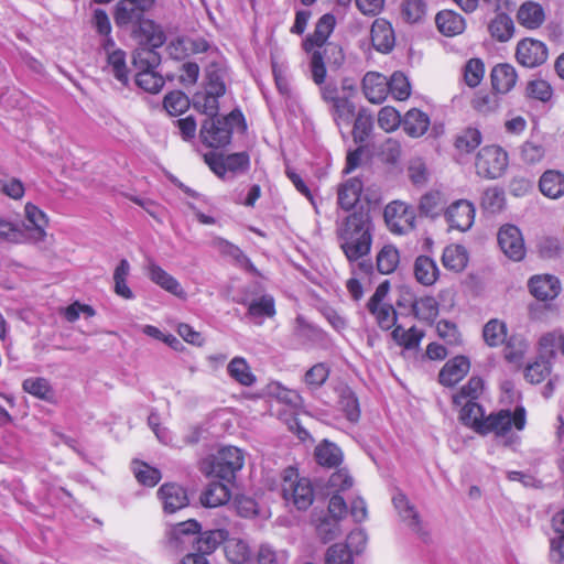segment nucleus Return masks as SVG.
I'll return each instance as SVG.
<instances>
[{
  "instance_id": "nucleus-14",
  "label": "nucleus",
  "mask_w": 564,
  "mask_h": 564,
  "mask_svg": "<svg viewBox=\"0 0 564 564\" xmlns=\"http://www.w3.org/2000/svg\"><path fill=\"white\" fill-rule=\"evenodd\" d=\"M498 243L502 252L513 261H520L525 256L521 231L514 225H503L499 229Z\"/></svg>"
},
{
  "instance_id": "nucleus-10",
  "label": "nucleus",
  "mask_w": 564,
  "mask_h": 564,
  "mask_svg": "<svg viewBox=\"0 0 564 564\" xmlns=\"http://www.w3.org/2000/svg\"><path fill=\"white\" fill-rule=\"evenodd\" d=\"M525 410L522 406L510 410H500L486 416V425L482 434L495 433L497 436H506L514 426L521 431L525 426Z\"/></svg>"
},
{
  "instance_id": "nucleus-15",
  "label": "nucleus",
  "mask_w": 564,
  "mask_h": 564,
  "mask_svg": "<svg viewBox=\"0 0 564 564\" xmlns=\"http://www.w3.org/2000/svg\"><path fill=\"white\" fill-rule=\"evenodd\" d=\"M516 57L522 66L533 68L547 59V48L541 41L524 39L517 45Z\"/></svg>"
},
{
  "instance_id": "nucleus-2",
  "label": "nucleus",
  "mask_w": 564,
  "mask_h": 564,
  "mask_svg": "<svg viewBox=\"0 0 564 564\" xmlns=\"http://www.w3.org/2000/svg\"><path fill=\"white\" fill-rule=\"evenodd\" d=\"M354 486V478L346 467L334 468L327 480L319 484V495L328 496L327 514L319 518V540H335L343 533L341 521L346 518L348 507L341 494Z\"/></svg>"
},
{
  "instance_id": "nucleus-11",
  "label": "nucleus",
  "mask_w": 564,
  "mask_h": 564,
  "mask_svg": "<svg viewBox=\"0 0 564 564\" xmlns=\"http://www.w3.org/2000/svg\"><path fill=\"white\" fill-rule=\"evenodd\" d=\"M383 216L389 229L394 234L403 235L415 227V212L403 202L394 200L388 204Z\"/></svg>"
},
{
  "instance_id": "nucleus-29",
  "label": "nucleus",
  "mask_w": 564,
  "mask_h": 564,
  "mask_svg": "<svg viewBox=\"0 0 564 564\" xmlns=\"http://www.w3.org/2000/svg\"><path fill=\"white\" fill-rule=\"evenodd\" d=\"M430 127L429 116L416 109H410L402 119V128L404 132L412 138L423 135Z\"/></svg>"
},
{
  "instance_id": "nucleus-46",
  "label": "nucleus",
  "mask_w": 564,
  "mask_h": 564,
  "mask_svg": "<svg viewBox=\"0 0 564 564\" xmlns=\"http://www.w3.org/2000/svg\"><path fill=\"white\" fill-rule=\"evenodd\" d=\"M225 553L234 564H243L251 557V550L248 543L240 539L227 540Z\"/></svg>"
},
{
  "instance_id": "nucleus-16",
  "label": "nucleus",
  "mask_w": 564,
  "mask_h": 564,
  "mask_svg": "<svg viewBox=\"0 0 564 564\" xmlns=\"http://www.w3.org/2000/svg\"><path fill=\"white\" fill-rule=\"evenodd\" d=\"M475 212V206L471 202L458 199L447 207L445 218L451 228L466 231L474 224Z\"/></svg>"
},
{
  "instance_id": "nucleus-34",
  "label": "nucleus",
  "mask_w": 564,
  "mask_h": 564,
  "mask_svg": "<svg viewBox=\"0 0 564 564\" xmlns=\"http://www.w3.org/2000/svg\"><path fill=\"white\" fill-rule=\"evenodd\" d=\"M438 268L435 261L427 256H419L414 261V276L423 285H433L438 278Z\"/></svg>"
},
{
  "instance_id": "nucleus-25",
  "label": "nucleus",
  "mask_w": 564,
  "mask_h": 564,
  "mask_svg": "<svg viewBox=\"0 0 564 564\" xmlns=\"http://www.w3.org/2000/svg\"><path fill=\"white\" fill-rule=\"evenodd\" d=\"M132 55L133 66L138 69V72H147L155 69L161 63V55L158 53L156 48L160 46H153L152 44H147L144 41Z\"/></svg>"
},
{
  "instance_id": "nucleus-41",
  "label": "nucleus",
  "mask_w": 564,
  "mask_h": 564,
  "mask_svg": "<svg viewBox=\"0 0 564 564\" xmlns=\"http://www.w3.org/2000/svg\"><path fill=\"white\" fill-rule=\"evenodd\" d=\"M482 337L489 347H498L507 339V325L497 318L488 321L482 328Z\"/></svg>"
},
{
  "instance_id": "nucleus-3",
  "label": "nucleus",
  "mask_w": 564,
  "mask_h": 564,
  "mask_svg": "<svg viewBox=\"0 0 564 564\" xmlns=\"http://www.w3.org/2000/svg\"><path fill=\"white\" fill-rule=\"evenodd\" d=\"M375 226L369 210L360 208L337 221L336 235L339 247L349 262L368 256Z\"/></svg>"
},
{
  "instance_id": "nucleus-5",
  "label": "nucleus",
  "mask_w": 564,
  "mask_h": 564,
  "mask_svg": "<svg viewBox=\"0 0 564 564\" xmlns=\"http://www.w3.org/2000/svg\"><path fill=\"white\" fill-rule=\"evenodd\" d=\"M282 497L299 510H306L314 501V488L307 478H299L297 469L288 467L282 474Z\"/></svg>"
},
{
  "instance_id": "nucleus-12",
  "label": "nucleus",
  "mask_w": 564,
  "mask_h": 564,
  "mask_svg": "<svg viewBox=\"0 0 564 564\" xmlns=\"http://www.w3.org/2000/svg\"><path fill=\"white\" fill-rule=\"evenodd\" d=\"M200 523L194 519L171 525L165 533L166 543L174 551H184L188 545L194 547Z\"/></svg>"
},
{
  "instance_id": "nucleus-64",
  "label": "nucleus",
  "mask_w": 564,
  "mask_h": 564,
  "mask_svg": "<svg viewBox=\"0 0 564 564\" xmlns=\"http://www.w3.org/2000/svg\"><path fill=\"white\" fill-rule=\"evenodd\" d=\"M378 124L384 131L392 132L402 124V119L398 110L387 106L378 113Z\"/></svg>"
},
{
  "instance_id": "nucleus-37",
  "label": "nucleus",
  "mask_w": 564,
  "mask_h": 564,
  "mask_svg": "<svg viewBox=\"0 0 564 564\" xmlns=\"http://www.w3.org/2000/svg\"><path fill=\"white\" fill-rule=\"evenodd\" d=\"M362 191V183L359 178L348 180L338 192V204L341 208L349 210L359 202Z\"/></svg>"
},
{
  "instance_id": "nucleus-52",
  "label": "nucleus",
  "mask_w": 564,
  "mask_h": 564,
  "mask_svg": "<svg viewBox=\"0 0 564 564\" xmlns=\"http://www.w3.org/2000/svg\"><path fill=\"white\" fill-rule=\"evenodd\" d=\"M324 564H354L352 552L345 543H334L325 552Z\"/></svg>"
},
{
  "instance_id": "nucleus-44",
  "label": "nucleus",
  "mask_w": 564,
  "mask_h": 564,
  "mask_svg": "<svg viewBox=\"0 0 564 564\" xmlns=\"http://www.w3.org/2000/svg\"><path fill=\"white\" fill-rule=\"evenodd\" d=\"M107 66L118 82L122 85L128 84L129 70L126 63V52L123 50L117 48V51L108 54Z\"/></svg>"
},
{
  "instance_id": "nucleus-43",
  "label": "nucleus",
  "mask_w": 564,
  "mask_h": 564,
  "mask_svg": "<svg viewBox=\"0 0 564 564\" xmlns=\"http://www.w3.org/2000/svg\"><path fill=\"white\" fill-rule=\"evenodd\" d=\"M227 371L232 379L242 386L250 387L256 381V377L242 357H235L228 364Z\"/></svg>"
},
{
  "instance_id": "nucleus-23",
  "label": "nucleus",
  "mask_w": 564,
  "mask_h": 564,
  "mask_svg": "<svg viewBox=\"0 0 564 564\" xmlns=\"http://www.w3.org/2000/svg\"><path fill=\"white\" fill-rule=\"evenodd\" d=\"M362 90L370 102L381 104L388 96V80L379 73L369 72L362 79Z\"/></svg>"
},
{
  "instance_id": "nucleus-17",
  "label": "nucleus",
  "mask_w": 564,
  "mask_h": 564,
  "mask_svg": "<svg viewBox=\"0 0 564 564\" xmlns=\"http://www.w3.org/2000/svg\"><path fill=\"white\" fill-rule=\"evenodd\" d=\"M392 502L401 520L410 528L412 532L425 540L429 533L424 529L419 512L416 511L415 507L410 503L406 496L402 492H398L393 496Z\"/></svg>"
},
{
  "instance_id": "nucleus-13",
  "label": "nucleus",
  "mask_w": 564,
  "mask_h": 564,
  "mask_svg": "<svg viewBox=\"0 0 564 564\" xmlns=\"http://www.w3.org/2000/svg\"><path fill=\"white\" fill-rule=\"evenodd\" d=\"M26 224L20 225L26 238V242L37 243L46 237L45 228L48 224L46 214L32 203L24 207Z\"/></svg>"
},
{
  "instance_id": "nucleus-39",
  "label": "nucleus",
  "mask_w": 564,
  "mask_h": 564,
  "mask_svg": "<svg viewBox=\"0 0 564 564\" xmlns=\"http://www.w3.org/2000/svg\"><path fill=\"white\" fill-rule=\"evenodd\" d=\"M468 261L466 249L459 245L446 247L442 254V263L446 269L459 272L464 270Z\"/></svg>"
},
{
  "instance_id": "nucleus-1",
  "label": "nucleus",
  "mask_w": 564,
  "mask_h": 564,
  "mask_svg": "<svg viewBox=\"0 0 564 564\" xmlns=\"http://www.w3.org/2000/svg\"><path fill=\"white\" fill-rule=\"evenodd\" d=\"M155 0H119L113 8V21L132 39L153 46H163L166 35L160 24L147 17Z\"/></svg>"
},
{
  "instance_id": "nucleus-53",
  "label": "nucleus",
  "mask_w": 564,
  "mask_h": 564,
  "mask_svg": "<svg viewBox=\"0 0 564 564\" xmlns=\"http://www.w3.org/2000/svg\"><path fill=\"white\" fill-rule=\"evenodd\" d=\"M482 137L478 129L467 128L463 130L455 140V147L458 151L470 153L481 143Z\"/></svg>"
},
{
  "instance_id": "nucleus-54",
  "label": "nucleus",
  "mask_w": 564,
  "mask_h": 564,
  "mask_svg": "<svg viewBox=\"0 0 564 564\" xmlns=\"http://www.w3.org/2000/svg\"><path fill=\"white\" fill-rule=\"evenodd\" d=\"M164 109L171 116H180L189 107L188 97L181 90L169 93L163 100Z\"/></svg>"
},
{
  "instance_id": "nucleus-36",
  "label": "nucleus",
  "mask_w": 564,
  "mask_h": 564,
  "mask_svg": "<svg viewBox=\"0 0 564 564\" xmlns=\"http://www.w3.org/2000/svg\"><path fill=\"white\" fill-rule=\"evenodd\" d=\"M230 499V490L223 482H210L200 495V503L207 508L225 505Z\"/></svg>"
},
{
  "instance_id": "nucleus-57",
  "label": "nucleus",
  "mask_w": 564,
  "mask_h": 564,
  "mask_svg": "<svg viewBox=\"0 0 564 564\" xmlns=\"http://www.w3.org/2000/svg\"><path fill=\"white\" fill-rule=\"evenodd\" d=\"M135 84L148 93L156 94L164 86V79L154 69L138 72L135 75Z\"/></svg>"
},
{
  "instance_id": "nucleus-9",
  "label": "nucleus",
  "mask_w": 564,
  "mask_h": 564,
  "mask_svg": "<svg viewBox=\"0 0 564 564\" xmlns=\"http://www.w3.org/2000/svg\"><path fill=\"white\" fill-rule=\"evenodd\" d=\"M330 406L341 411L350 422H357L360 417V410L357 398L352 391L344 383H337L332 389L325 387L319 399Z\"/></svg>"
},
{
  "instance_id": "nucleus-22",
  "label": "nucleus",
  "mask_w": 564,
  "mask_h": 564,
  "mask_svg": "<svg viewBox=\"0 0 564 564\" xmlns=\"http://www.w3.org/2000/svg\"><path fill=\"white\" fill-rule=\"evenodd\" d=\"M147 273L153 283L158 284L166 292L178 297H183L185 295V292L178 281L154 261L150 260L148 262Z\"/></svg>"
},
{
  "instance_id": "nucleus-4",
  "label": "nucleus",
  "mask_w": 564,
  "mask_h": 564,
  "mask_svg": "<svg viewBox=\"0 0 564 564\" xmlns=\"http://www.w3.org/2000/svg\"><path fill=\"white\" fill-rule=\"evenodd\" d=\"M235 128L246 130V121L239 109H234L227 116L206 118L202 123L200 139L209 148H224L231 142Z\"/></svg>"
},
{
  "instance_id": "nucleus-47",
  "label": "nucleus",
  "mask_w": 564,
  "mask_h": 564,
  "mask_svg": "<svg viewBox=\"0 0 564 564\" xmlns=\"http://www.w3.org/2000/svg\"><path fill=\"white\" fill-rule=\"evenodd\" d=\"M506 204L503 189L492 186L485 189L481 197V207L486 213L497 214L500 213Z\"/></svg>"
},
{
  "instance_id": "nucleus-55",
  "label": "nucleus",
  "mask_w": 564,
  "mask_h": 564,
  "mask_svg": "<svg viewBox=\"0 0 564 564\" xmlns=\"http://www.w3.org/2000/svg\"><path fill=\"white\" fill-rule=\"evenodd\" d=\"M133 474L143 486L154 487L161 480V471L145 463L133 462Z\"/></svg>"
},
{
  "instance_id": "nucleus-51",
  "label": "nucleus",
  "mask_w": 564,
  "mask_h": 564,
  "mask_svg": "<svg viewBox=\"0 0 564 564\" xmlns=\"http://www.w3.org/2000/svg\"><path fill=\"white\" fill-rule=\"evenodd\" d=\"M220 96H214V94H209V91L196 93L193 97L194 107L208 116V118H216L218 116L219 110V99Z\"/></svg>"
},
{
  "instance_id": "nucleus-27",
  "label": "nucleus",
  "mask_w": 564,
  "mask_h": 564,
  "mask_svg": "<svg viewBox=\"0 0 564 564\" xmlns=\"http://www.w3.org/2000/svg\"><path fill=\"white\" fill-rule=\"evenodd\" d=\"M436 25L440 32L446 36H455L464 32L465 19L453 10H443L436 14Z\"/></svg>"
},
{
  "instance_id": "nucleus-33",
  "label": "nucleus",
  "mask_w": 564,
  "mask_h": 564,
  "mask_svg": "<svg viewBox=\"0 0 564 564\" xmlns=\"http://www.w3.org/2000/svg\"><path fill=\"white\" fill-rule=\"evenodd\" d=\"M344 452L334 442L323 440L319 442V467L334 469L343 467Z\"/></svg>"
},
{
  "instance_id": "nucleus-20",
  "label": "nucleus",
  "mask_w": 564,
  "mask_h": 564,
  "mask_svg": "<svg viewBox=\"0 0 564 564\" xmlns=\"http://www.w3.org/2000/svg\"><path fill=\"white\" fill-rule=\"evenodd\" d=\"M469 369V359L466 356H456L445 362L438 373V381L445 387H454L465 378Z\"/></svg>"
},
{
  "instance_id": "nucleus-30",
  "label": "nucleus",
  "mask_w": 564,
  "mask_h": 564,
  "mask_svg": "<svg viewBox=\"0 0 564 564\" xmlns=\"http://www.w3.org/2000/svg\"><path fill=\"white\" fill-rule=\"evenodd\" d=\"M371 42L373 47L382 53L392 50L394 45L393 30L384 20H376L371 28Z\"/></svg>"
},
{
  "instance_id": "nucleus-49",
  "label": "nucleus",
  "mask_w": 564,
  "mask_h": 564,
  "mask_svg": "<svg viewBox=\"0 0 564 564\" xmlns=\"http://www.w3.org/2000/svg\"><path fill=\"white\" fill-rule=\"evenodd\" d=\"M400 261L399 251L391 245L384 246L377 256V268L382 274L392 273Z\"/></svg>"
},
{
  "instance_id": "nucleus-38",
  "label": "nucleus",
  "mask_w": 564,
  "mask_h": 564,
  "mask_svg": "<svg viewBox=\"0 0 564 564\" xmlns=\"http://www.w3.org/2000/svg\"><path fill=\"white\" fill-rule=\"evenodd\" d=\"M213 245L223 256L231 258L236 263L247 268L250 271H256L250 259L239 247L223 238H216L213 241Z\"/></svg>"
},
{
  "instance_id": "nucleus-58",
  "label": "nucleus",
  "mask_w": 564,
  "mask_h": 564,
  "mask_svg": "<svg viewBox=\"0 0 564 564\" xmlns=\"http://www.w3.org/2000/svg\"><path fill=\"white\" fill-rule=\"evenodd\" d=\"M372 126V116L367 110L361 109L354 122L352 135L355 142H364L370 134Z\"/></svg>"
},
{
  "instance_id": "nucleus-63",
  "label": "nucleus",
  "mask_w": 564,
  "mask_h": 564,
  "mask_svg": "<svg viewBox=\"0 0 564 564\" xmlns=\"http://www.w3.org/2000/svg\"><path fill=\"white\" fill-rule=\"evenodd\" d=\"M275 314L274 301L271 296H261L252 301L248 306V315L251 317H272Z\"/></svg>"
},
{
  "instance_id": "nucleus-45",
  "label": "nucleus",
  "mask_w": 564,
  "mask_h": 564,
  "mask_svg": "<svg viewBox=\"0 0 564 564\" xmlns=\"http://www.w3.org/2000/svg\"><path fill=\"white\" fill-rule=\"evenodd\" d=\"M503 354L506 360L509 362L518 364L523 358L527 349H528V343L521 335H510L507 337Z\"/></svg>"
},
{
  "instance_id": "nucleus-35",
  "label": "nucleus",
  "mask_w": 564,
  "mask_h": 564,
  "mask_svg": "<svg viewBox=\"0 0 564 564\" xmlns=\"http://www.w3.org/2000/svg\"><path fill=\"white\" fill-rule=\"evenodd\" d=\"M462 406V422L467 426H471L477 433L482 434L486 425L484 409L475 401H466Z\"/></svg>"
},
{
  "instance_id": "nucleus-48",
  "label": "nucleus",
  "mask_w": 564,
  "mask_h": 564,
  "mask_svg": "<svg viewBox=\"0 0 564 564\" xmlns=\"http://www.w3.org/2000/svg\"><path fill=\"white\" fill-rule=\"evenodd\" d=\"M484 390V382L479 377H471L462 389L453 395V402L462 405L466 401H475Z\"/></svg>"
},
{
  "instance_id": "nucleus-7",
  "label": "nucleus",
  "mask_w": 564,
  "mask_h": 564,
  "mask_svg": "<svg viewBox=\"0 0 564 564\" xmlns=\"http://www.w3.org/2000/svg\"><path fill=\"white\" fill-rule=\"evenodd\" d=\"M508 163V153L501 147L486 145L476 155V174L487 180L499 178L505 174Z\"/></svg>"
},
{
  "instance_id": "nucleus-62",
  "label": "nucleus",
  "mask_w": 564,
  "mask_h": 564,
  "mask_svg": "<svg viewBox=\"0 0 564 564\" xmlns=\"http://www.w3.org/2000/svg\"><path fill=\"white\" fill-rule=\"evenodd\" d=\"M442 202V193L438 191H431L421 197L419 209L421 214L425 216L435 217L438 215Z\"/></svg>"
},
{
  "instance_id": "nucleus-24",
  "label": "nucleus",
  "mask_w": 564,
  "mask_h": 564,
  "mask_svg": "<svg viewBox=\"0 0 564 564\" xmlns=\"http://www.w3.org/2000/svg\"><path fill=\"white\" fill-rule=\"evenodd\" d=\"M517 20L525 29L536 30L545 21V11L538 2L525 1L518 9Z\"/></svg>"
},
{
  "instance_id": "nucleus-26",
  "label": "nucleus",
  "mask_w": 564,
  "mask_h": 564,
  "mask_svg": "<svg viewBox=\"0 0 564 564\" xmlns=\"http://www.w3.org/2000/svg\"><path fill=\"white\" fill-rule=\"evenodd\" d=\"M343 61L344 54L337 44L322 43V47H319V84L324 82L326 69H337Z\"/></svg>"
},
{
  "instance_id": "nucleus-6",
  "label": "nucleus",
  "mask_w": 564,
  "mask_h": 564,
  "mask_svg": "<svg viewBox=\"0 0 564 564\" xmlns=\"http://www.w3.org/2000/svg\"><path fill=\"white\" fill-rule=\"evenodd\" d=\"M245 457L240 448L236 446H225L220 448L208 463L207 474L231 482L236 474L243 467Z\"/></svg>"
},
{
  "instance_id": "nucleus-56",
  "label": "nucleus",
  "mask_w": 564,
  "mask_h": 564,
  "mask_svg": "<svg viewBox=\"0 0 564 564\" xmlns=\"http://www.w3.org/2000/svg\"><path fill=\"white\" fill-rule=\"evenodd\" d=\"M22 388L25 392L41 400H48L53 394L48 380L41 377L25 379L22 383Z\"/></svg>"
},
{
  "instance_id": "nucleus-28",
  "label": "nucleus",
  "mask_w": 564,
  "mask_h": 564,
  "mask_svg": "<svg viewBox=\"0 0 564 564\" xmlns=\"http://www.w3.org/2000/svg\"><path fill=\"white\" fill-rule=\"evenodd\" d=\"M492 88L501 94L510 91L517 83V73L510 64L496 65L490 74Z\"/></svg>"
},
{
  "instance_id": "nucleus-18",
  "label": "nucleus",
  "mask_w": 564,
  "mask_h": 564,
  "mask_svg": "<svg viewBox=\"0 0 564 564\" xmlns=\"http://www.w3.org/2000/svg\"><path fill=\"white\" fill-rule=\"evenodd\" d=\"M528 288L532 296L542 302L554 300L562 290L558 278L552 274L531 276L528 281Z\"/></svg>"
},
{
  "instance_id": "nucleus-32",
  "label": "nucleus",
  "mask_w": 564,
  "mask_h": 564,
  "mask_svg": "<svg viewBox=\"0 0 564 564\" xmlns=\"http://www.w3.org/2000/svg\"><path fill=\"white\" fill-rule=\"evenodd\" d=\"M541 193L550 198L556 199L564 195V174L560 171L547 170L539 181Z\"/></svg>"
},
{
  "instance_id": "nucleus-40",
  "label": "nucleus",
  "mask_w": 564,
  "mask_h": 564,
  "mask_svg": "<svg viewBox=\"0 0 564 564\" xmlns=\"http://www.w3.org/2000/svg\"><path fill=\"white\" fill-rule=\"evenodd\" d=\"M488 30L492 37L499 42L509 41L514 32V24L512 19L506 13H499L489 23Z\"/></svg>"
},
{
  "instance_id": "nucleus-19",
  "label": "nucleus",
  "mask_w": 564,
  "mask_h": 564,
  "mask_svg": "<svg viewBox=\"0 0 564 564\" xmlns=\"http://www.w3.org/2000/svg\"><path fill=\"white\" fill-rule=\"evenodd\" d=\"M158 497L165 513H175L189 503L186 489L176 482L163 484L158 490Z\"/></svg>"
},
{
  "instance_id": "nucleus-50",
  "label": "nucleus",
  "mask_w": 564,
  "mask_h": 564,
  "mask_svg": "<svg viewBox=\"0 0 564 564\" xmlns=\"http://www.w3.org/2000/svg\"><path fill=\"white\" fill-rule=\"evenodd\" d=\"M539 345L544 356L555 357L557 350L564 356V333L557 330L546 333L540 338Z\"/></svg>"
},
{
  "instance_id": "nucleus-31",
  "label": "nucleus",
  "mask_w": 564,
  "mask_h": 564,
  "mask_svg": "<svg viewBox=\"0 0 564 564\" xmlns=\"http://www.w3.org/2000/svg\"><path fill=\"white\" fill-rule=\"evenodd\" d=\"M410 312L420 321L433 322L438 314V304L433 296L414 299L409 296Z\"/></svg>"
},
{
  "instance_id": "nucleus-21",
  "label": "nucleus",
  "mask_w": 564,
  "mask_h": 564,
  "mask_svg": "<svg viewBox=\"0 0 564 564\" xmlns=\"http://www.w3.org/2000/svg\"><path fill=\"white\" fill-rule=\"evenodd\" d=\"M229 532L225 529H208L197 533L194 550L204 556L212 554L228 540Z\"/></svg>"
},
{
  "instance_id": "nucleus-8",
  "label": "nucleus",
  "mask_w": 564,
  "mask_h": 564,
  "mask_svg": "<svg viewBox=\"0 0 564 564\" xmlns=\"http://www.w3.org/2000/svg\"><path fill=\"white\" fill-rule=\"evenodd\" d=\"M204 160L209 169L223 180L228 173L245 174L250 169V156L245 151L231 154L208 152L204 155Z\"/></svg>"
},
{
  "instance_id": "nucleus-59",
  "label": "nucleus",
  "mask_w": 564,
  "mask_h": 564,
  "mask_svg": "<svg viewBox=\"0 0 564 564\" xmlns=\"http://www.w3.org/2000/svg\"><path fill=\"white\" fill-rule=\"evenodd\" d=\"M388 93H391V95L398 100H405L409 98L411 94V86L403 73L395 72L392 74L391 79L388 82Z\"/></svg>"
},
{
  "instance_id": "nucleus-42",
  "label": "nucleus",
  "mask_w": 564,
  "mask_h": 564,
  "mask_svg": "<svg viewBox=\"0 0 564 564\" xmlns=\"http://www.w3.org/2000/svg\"><path fill=\"white\" fill-rule=\"evenodd\" d=\"M323 98L332 101V111L334 119L339 126L341 122L349 123L355 113V106L347 98L330 97L324 93Z\"/></svg>"
},
{
  "instance_id": "nucleus-60",
  "label": "nucleus",
  "mask_w": 564,
  "mask_h": 564,
  "mask_svg": "<svg viewBox=\"0 0 564 564\" xmlns=\"http://www.w3.org/2000/svg\"><path fill=\"white\" fill-rule=\"evenodd\" d=\"M0 239L12 243H26L20 224H14L0 216Z\"/></svg>"
},
{
  "instance_id": "nucleus-61",
  "label": "nucleus",
  "mask_w": 564,
  "mask_h": 564,
  "mask_svg": "<svg viewBox=\"0 0 564 564\" xmlns=\"http://www.w3.org/2000/svg\"><path fill=\"white\" fill-rule=\"evenodd\" d=\"M426 4L423 0H403L401 13L409 23H417L425 15Z\"/></svg>"
}]
</instances>
